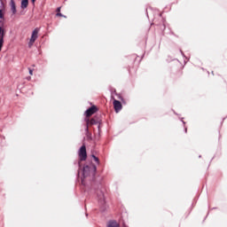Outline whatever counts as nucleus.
<instances>
[{
  "label": "nucleus",
  "instance_id": "nucleus-3",
  "mask_svg": "<svg viewBox=\"0 0 227 227\" xmlns=\"http://www.w3.org/2000/svg\"><path fill=\"white\" fill-rule=\"evenodd\" d=\"M79 157H80V160H86V157H87L86 146L82 145L81 147L80 152H79Z\"/></svg>",
  "mask_w": 227,
  "mask_h": 227
},
{
  "label": "nucleus",
  "instance_id": "nucleus-4",
  "mask_svg": "<svg viewBox=\"0 0 227 227\" xmlns=\"http://www.w3.org/2000/svg\"><path fill=\"white\" fill-rule=\"evenodd\" d=\"M114 106L116 113L121 111V103L116 99L114 100Z\"/></svg>",
  "mask_w": 227,
  "mask_h": 227
},
{
  "label": "nucleus",
  "instance_id": "nucleus-15",
  "mask_svg": "<svg viewBox=\"0 0 227 227\" xmlns=\"http://www.w3.org/2000/svg\"><path fill=\"white\" fill-rule=\"evenodd\" d=\"M90 123H91V124L95 123V120H91V121H90Z\"/></svg>",
  "mask_w": 227,
  "mask_h": 227
},
{
  "label": "nucleus",
  "instance_id": "nucleus-2",
  "mask_svg": "<svg viewBox=\"0 0 227 227\" xmlns=\"http://www.w3.org/2000/svg\"><path fill=\"white\" fill-rule=\"evenodd\" d=\"M36 38H38V28H35L32 33V35L28 43L29 47H31V45H33L35 42H36Z\"/></svg>",
  "mask_w": 227,
  "mask_h": 227
},
{
  "label": "nucleus",
  "instance_id": "nucleus-10",
  "mask_svg": "<svg viewBox=\"0 0 227 227\" xmlns=\"http://www.w3.org/2000/svg\"><path fill=\"white\" fill-rule=\"evenodd\" d=\"M3 17H4V15L3 14V11L0 10V19H3Z\"/></svg>",
  "mask_w": 227,
  "mask_h": 227
},
{
  "label": "nucleus",
  "instance_id": "nucleus-8",
  "mask_svg": "<svg viewBox=\"0 0 227 227\" xmlns=\"http://www.w3.org/2000/svg\"><path fill=\"white\" fill-rule=\"evenodd\" d=\"M27 4H29L28 0H21V8H27Z\"/></svg>",
  "mask_w": 227,
  "mask_h": 227
},
{
  "label": "nucleus",
  "instance_id": "nucleus-9",
  "mask_svg": "<svg viewBox=\"0 0 227 227\" xmlns=\"http://www.w3.org/2000/svg\"><path fill=\"white\" fill-rule=\"evenodd\" d=\"M92 159L98 164V158H97V156L92 155Z\"/></svg>",
  "mask_w": 227,
  "mask_h": 227
},
{
  "label": "nucleus",
  "instance_id": "nucleus-6",
  "mask_svg": "<svg viewBox=\"0 0 227 227\" xmlns=\"http://www.w3.org/2000/svg\"><path fill=\"white\" fill-rule=\"evenodd\" d=\"M10 6H11V10H12V13L13 14L17 13V8L15 6V1L11 0Z\"/></svg>",
  "mask_w": 227,
  "mask_h": 227
},
{
  "label": "nucleus",
  "instance_id": "nucleus-5",
  "mask_svg": "<svg viewBox=\"0 0 227 227\" xmlns=\"http://www.w3.org/2000/svg\"><path fill=\"white\" fill-rule=\"evenodd\" d=\"M96 111H97V106H93L85 112V114L86 116H91L92 114H95Z\"/></svg>",
  "mask_w": 227,
  "mask_h": 227
},
{
  "label": "nucleus",
  "instance_id": "nucleus-16",
  "mask_svg": "<svg viewBox=\"0 0 227 227\" xmlns=\"http://www.w3.org/2000/svg\"><path fill=\"white\" fill-rule=\"evenodd\" d=\"M61 8H58V12H60Z\"/></svg>",
  "mask_w": 227,
  "mask_h": 227
},
{
  "label": "nucleus",
  "instance_id": "nucleus-11",
  "mask_svg": "<svg viewBox=\"0 0 227 227\" xmlns=\"http://www.w3.org/2000/svg\"><path fill=\"white\" fill-rule=\"evenodd\" d=\"M3 49V39L0 40V51Z\"/></svg>",
  "mask_w": 227,
  "mask_h": 227
},
{
  "label": "nucleus",
  "instance_id": "nucleus-7",
  "mask_svg": "<svg viewBox=\"0 0 227 227\" xmlns=\"http://www.w3.org/2000/svg\"><path fill=\"white\" fill-rule=\"evenodd\" d=\"M107 227H120V223L116 221H110L107 223Z\"/></svg>",
  "mask_w": 227,
  "mask_h": 227
},
{
  "label": "nucleus",
  "instance_id": "nucleus-14",
  "mask_svg": "<svg viewBox=\"0 0 227 227\" xmlns=\"http://www.w3.org/2000/svg\"><path fill=\"white\" fill-rule=\"evenodd\" d=\"M29 74H30V75H33V70H29Z\"/></svg>",
  "mask_w": 227,
  "mask_h": 227
},
{
  "label": "nucleus",
  "instance_id": "nucleus-17",
  "mask_svg": "<svg viewBox=\"0 0 227 227\" xmlns=\"http://www.w3.org/2000/svg\"><path fill=\"white\" fill-rule=\"evenodd\" d=\"M32 1V3H35L36 0H31Z\"/></svg>",
  "mask_w": 227,
  "mask_h": 227
},
{
  "label": "nucleus",
  "instance_id": "nucleus-12",
  "mask_svg": "<svg viewBox=\"0 0 227 227\" xmlns=\"http://www.w3.org/2000/svg\"><path fill=\"white\" fill-rule=\"evenodd\" d=\"M3 36V27H0V37Z\"/></svg>",
  "mask_w": 227,
  "mask_h": 227
},
{
  "label": "nucleus",
  "instance_id": "nucleus-1",
  "mask_svg": "<svg viewBox=\"0 0 227 227\" xmlns=\"http://www.w3.org/2000/svg\"><path fill=\"white\" fill-rule=\"evenodd\" d=\"M95 171H97V167L93 164L90 166L86 165L82 170V182L84 184V178H88L89 176H95Z\"/></svg>",
  "mask_w": 227,
  "mask_h": 227
},
{
  "label": "nucleus",
  "instance_id": "nucleus-13",
  "mask_svg": "<svg viewBox=\"0 0 227 227\" xmlns=\"http://www.w3.org/2000/svg\"><path fill=\"white\" fill-rule=\"evenodd\" d=\"M58 17H63V14H61L60 12L57 13Z\"/></svg>",
  "mask_w": 227,
  "mask_h": 227
}]
</instances>
